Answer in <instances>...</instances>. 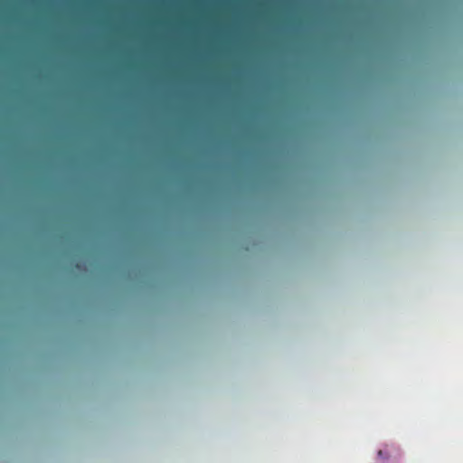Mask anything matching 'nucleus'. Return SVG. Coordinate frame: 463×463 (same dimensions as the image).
Returning a JSON list of instances; mask_svg holds the SVG:
<instances>
[{"instance_id":"nucleus-1","label":"nucleus","mask_w":463,"mask_h":463,"mask_svg":"<svg viewBox=\"0 0 463 463\" xmlns=\"http://www.w3.org/2000/svg\"><path fill=\"white\" fill-rule=\"evenodd\" d=\"M378 456H379L380 458H387L389 457V456H387V455H384L383 450H379V451H378Z\"/></svg>"}]
</instances>
